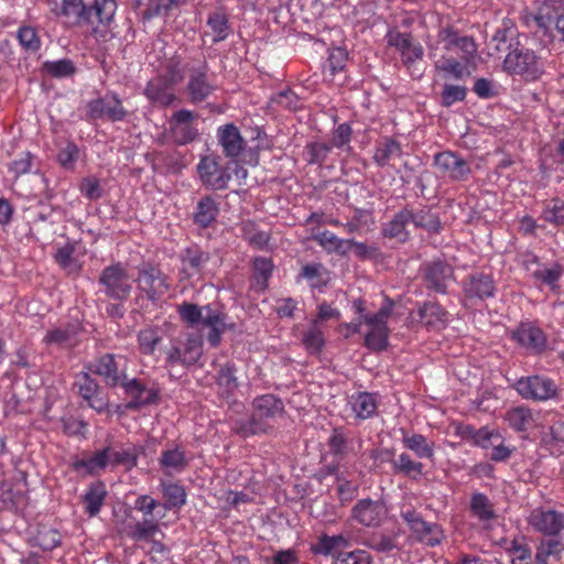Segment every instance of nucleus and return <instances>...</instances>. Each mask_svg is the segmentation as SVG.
Here are the masks:
<instances>
[{"label":"nucleus","instance_id":"obj_31","mask_svg":"<svg viewBox=\"0 0 564 564\" xmlns=\"http://www.w3.org/2000/svg\"><path fill=\"white\" fill-rule=\"evenodd\" d=\"M90 370L104 377L106 382L110 386H117L121 382V377L112 355H105L100 357L90 367Z\"/></svg>","mask_w":564,"mask_h":564},{"label":"nucleus","instance_id":"obj_46","mask_svg":"<svg viewBox=\"0 0 564 564\" xmlns=\"http://www.w3.org/2000/svg\"><path fill=\"white\" fill-rule=\"evenodd\" d=\"M160 341L161 336L156 328L147 327L138 334L139 348L145 355L154 352Z\"/></svg>","mask_w":564,"mask_h":564},{"label":"nucleus","instance_id":"obj_15","mask_svg":"<svg viewBox=\"0 0 564 564\" xmlns=\"http://www.w3.org/2000/svg\"><path fill=\"white\" fill-rule=\"evenodd\" d=\"M528 521L534 530L545 535H557L564 528V514L555 510L534 509Z\"/></svg>","mask_w":564,"mask_h":564},{"label":"nucleus","instance_id":"obj_13","mask_svg":"<svg viewBox=\"0 0 564 564\" xmlns=\"http://www.w3.org/2000/svg\"><path fill=\"white\" fill-rule=\"evenodd\" d=\"M387 516L388 508L380 500L361 499L352 508V518L366 527L380 525Z\"/></svg>","mask_w":564,"mask_h":564},{"label":"nucleus","instance_id":"obj_24","mask_svg":"<svg viewBox=\"0 0 564 564\" xmlns=\"http://www.w3.org/2000/svg\"><path fill=\"white\" fill-rule=\"evenodd\" d=\"M215 89V86L209 82L206 67L200 70H195L191 74L187 91L191 101L194 104L205 100Z\"/></svg>","mask_w":564,"mask_h":564},{"label":"nucleus","instance_id":"obj_20","mask_svg":"<svg viewBox=\"0 0 564 564\" xmlns=\"http://www.w3.org/2000/svg\"><path fill=\"white\" fill-rule=\"evenodd\" d=\"M434 162L442 172L454 180H464L470 173L468 163L449 151L436 154Z\"/></svg>","mask_w":564,"mask_h":564},{"label":"nucleus","instance_id":"obj_59","mask_svg":"<svg viewBox=\"0 0 564 564\" xmlns=\"http://www.w3.org/2000/svg\"><path fill=\"white\" fill-rule=\"evenodd\" d=\"M563 550L564 546L558 540H542L536 549V554L539 557L549 558L551 556H560Z\"/></svg>","mask_w":564,"mask_h":564},{"label":"nucleus","instance_id":"obj_51","mask_svg":"<svg viewBox=\"0 0 564 564\" xmlns=\"http://www.w3.org/2000/svg\"><path fill=\"white\" fill-rule=\"evenodd\" d=\"M473 438L477 446L488 449L501 440V435L497 430L481 427L475 432Z\"/></svg>","mask_w":564,"mask_h":564},{"label":"nucleus","instance_id":"obj_44","mask_svg":"<svg viewBox=\"0 0 564 564\" xmlns=\"http://www.w3.org/2000/svg\"><path fill=\"white\" fill-rule=\"evenodd\" d=\"M412 212L404 209L394 216V218L386 226V236L402 239L405 235V227L410 225Z\"/></svg>","mask_w":564,"mask_h":564},{"label":"nucleus","instance_id":"obj_21","mask_svg":"<svg viewBox=\"0 0 564 564\" xmlns=\"http://www.w3.org/2000/svg\"><path fill=\"white\" fill-rule=\"evenodd\" d=\"M126 393L131 398L128 408L137 409L143 405L155 403L159 400V392L153 388L144 387L137 379L122 382Z\"/></svg>","mask_w":564,"mask_h":564},{"label":"nucleus","instance_id":"obj_7","mask_svg":"<svg viewBox=\"0 0 564 564\" xmlns=\"http://www.w3.org/2000/svg\"><path fill=\"white\" fill-rule=\"evenodd\" d=\"M514 388L527 400L546 401L554 399L557 394L555 382L544 376L520 378L516 382Z\"/></svg>","mask_w":564,"mask_h":564},{"label":"nucleus","instance_id":"obj_11","mask_svg":"<svg viewBox=\"0 0 564 564\" xmlns=\"http://www.w3.org/2000/svg\"><path fill=\"white\" fill-rule=\"evenodd\" d=\"M87 115L93 119L121 121L124 119L127 110L116 94H106L104 97L89 101Z\"/></svg>","mask_w":564,"mask_h":564},{"label":"nucleus","instance_id":"obj_4","mask_svg":"<svg viewBox=\"0 0 564 564\" xmlns=\"http://www.w3.org/2000/svg\"><path fill=\"white\" fill-rule=\"evenodd\" d=\"M132 281L127 268L121 263L105 268L99 278L102 292L107 296L120 301L129 296L132 290Z\"/></svg>","mask_w":564,"mask_h":564},{"label":"nucleus","instance_id":"obj_34","mask_svg":"<svg viewBox=\"0 0 564 564\" xmlns=\"http://www.w3.org/2000/svg\"><path fill=\"white\" fill-rule=\"evenodd\" d=\"M314 240L318 242L327 252L346 253L350 249L352 240L338 238L332 231L325 230L314 236Z\"/></svg>","mask_w":564,"mask_h":564},{"label":"nucleus","instance_id":"obj_37","mask_svg":"<svg viewBox=\"0 0 564 564\" xmlns=\"http://www.w3.org/2000/svg\"><path fill=\"white\" fill-rule=\"evenodd\" d=\"M563 274V268L558 263H553L551 265H540L536 270L532 272V276L550 286L552 290L557 289V281Z\"/></svg>","mask_w":564,"mask_h":564},{"label":"nucleus","instance_id":"obj_39","mask_svg":"<svg viewBox=\"0 0 564 564\" xmlns=\"http://www.w3.org/2000/svg\"><path fill=\"white\" fill-rule=\"evenodd\" d=\"M106 489L102 484L91 485L84 497L85 508L89 516H96L105 501Z\"/></svg>","mask_w":564,"mask_h":564},{"label":"nucleus","instance_id":"obj_56","mask_svg":"<svg viewBox=\"0 0 564 564\" xmlns=\"http://www.w3.org/2000/svg\"><path fill=\"white\" fill-rule=\"evenodd\" d=\"M18 39L20 44L30 51H37L40 48V39L36 31L31 26H22L18 31Z\"/></svg>","mask_w":564,"mask_h":564},{"label":"nucleus","instance_id":"obj_10","mask_svg":"<svg viewBox=\"0 0 564 564\" xmlns=\"http://www.w3.org/2000/svg\"><path fill=\"white\" fill-rule=\"evenodd\" d=\"M135 281L139 290L145 293L147 297L152 302L161 300L170 290L166 276L152 265L140 268Z\"/></svg>","mask_w":564,"mask_h":564},{"label":"nucleus","instance_id":"obj_62","mask_svg":"<svg viewBox=\"0 0 564 564\" xmlns=\"http://www.w3.org/2000/svg\"><path fill=\"white\" fill-rule=\"evenodd\" d=\"M77 384H78V391H79V394L85 399V400H91L93 397L97 393L98 391V386L97 383L95 382V380H93L87 373H83L78 380H77Z\"/></svg>","mask_w":564,"mask_h":564},{"label":"nucleus","instance_id":"obj_3","mask_svg":"<svg viewBox=\"0 0 564 564\" xmlns=\"http://www.w3.org/2000/svg\"><path fill=\"white\" fill-rule=\"evenodd\" d=\"M503 70L510 75L522 76L527 80H535L543 73V63L533 51L514 48L507 54Z\"/></svg>","mask_w":564,"mask_h":564},{"label":"nucleus","instance_id":"obj_43","mask_svg":"<svg viewBox=\"0 0 564 564\" xmlns=\"http://www.w3.org/2000/svg\"><path fill=\"white\" fill-rule=\"evenodd\" d=\"M163 496L167 508H181L186 502V492L183 486L175 482H162Z\"/></svg>","mask_w":564,"mask_h":564},{"label":"nucleus","instance_id":"obj_8","mask_svg":"<svg viewBox=\"0 0 564 564\" xmlns=\"http://www.w3.org/2000/svg\"><path fill=\"white\" fill-rule=\"evenodd\" d=\"M387 44L400 54L403 64L411 68L414 63L422 61L424 56L423 46L413 40L411 33L400 32L391 29L386 34Z\"/></svg>","mask_w":564,"mask_h":564},{"label":"nucleus","instance_id":"obj_64","mask_svg":"<svg viewBox=\"0 0 564 564\" xmlns=\"http://www.w3.org/2000/svg\"><path fill=\"white\" fill-rule=\"evenodd\" d=\"M351 137V128L347 123L339 124L332 137V144L336 148H343L348 144Z\"/></svg>","mask_w":564,"mask_h":564},{"label":"nucleus","instance_id":"obj_28","mask_svg":"<svg viewBox=\"0 0 564 564\" xmlns=\"http://www.w3.org/2000/svg\"><path fill=\"white\" fill-rule=\"evenodd\" d=\"M505 421L517 432H525L536 424L535 413L525 406H516L508 410Z\"/></svg>","mask_w":564,"mask_h":564},{"label":"nucleus","instance_id":"obj_55","mask_svg":"<svg viewBox=\"0 0 564 564\" xmlns=\"http://www.w3.org/2000/svg\"><path fill=\"white\" fill-rule=\"evenodd\" d=\"M436 68L448 74L454 79H462L468 73L466 67L454 58H446L443 62H436Z\"/></svg>","mask_w":564,"mask_h":564},{"label":"nucleus","instance_id":"obj_26","mask_svg":"<svg viewBox=\"0 0 564 564\" xmlns=\"http://www.w3.org/2000/svg\"><path fill=\"white\" fill-rule=\"evenodd\" d=\"M351 411L359 420H366L376 414L378 408L377 397L369 392L352 394L348 401Z\"/></svg>","mask_w":564,"mask_h":564},{"label":"nucleus","instance_id":"obj_1","mask_svg":"<svg viewBox=\"0 0 564 564\" xmlns=\"http://www.w3.org/2000/svg\"><path fill=\"white\" fill-rule=\"evenodd\" d=\"M177 312L181 318L191 326L208 328V343L216 347L219 345L223 334L226 332V315L212 305L198 306L192 303H183Z\"/></svg>","mask_w":564,"mask_h":564},{"label":"nucleus","instance_id":"obj_48","mask_svg":"<svg viewBox=\"0 0 564 564\" xmlns=\"http://www.w3.org/2000/svg\"><path fill=\"white\" fill-rule=\"evenodd\" d=\"M332 147L324 142H311L305 147V159L310 164H323L329 152Z\"/></svg>","mask_w":564,"mask_h":564},{"label":"nucleus","instance_id":"obj_42","mask_svg":"<svg viewBox=\"0 0 564 564\" xmlns=\"http://www.w3.org/2000/svg\"><path fill=\"white\" fill-rule=\"evenodd\" d=\"M143 452L142 447L131 446L121 451L112 448V465L113 468L117 466H123L130 470L137 466L138 457Z\"/></svg>","mask_w":564,"mask_h":564},{"label":"nucleus","instance_id":"obj_54","mask_svg":"<svg viewBox=\"0 0 564 564\" xmlns=\"http://www.w3.org/2000/svg\"><path fill=\"white\" fill-rule=\"evenodd\" d=\"M543 218L554 225L564 224V200H552L543 210Z\"/></svg>","mask_w":564,"mask_h":564},{"label":"nucleus","instance_id":"obj_23","mask_svg":"<svg viewBox=\"0 0 564 564\" xmlns=\"http://www.w3.org/2000/svg\"><path fill=\"white\" fill-rule=\"evenodd\" d=\"M217 135L218 141L227 156L235 159L241 153L245 142L240 131L236 126L225 124L219 127Z\"/></svg>","mask_w":564,"mask_h":564},{"label":"nucleus","instance_id":"obj_6","mask_svg":"<svg viewBox=\"0 0 564 564\" xmlns=\"http://www.w3.org/2000/svg\"><path fill=\"white\" fill-rule=\"evenodd\" d=\"M533 19L544 35L552 36L555 29L564 42V1L544 0L538 7Z\"/></svg>","mask_w":564,"mask_h":564},{"label":"nucleus","instance_id":"obj_47","mask_svg":"<svg viewBox=\"0 0 564 564\" xmlns=\"http://www.w3.org/2000/svg\"><path fill=\"white\" fill-rule=\"evenodd\" d=\"M511 564H532L530 547L522 540L514 539L508 547Z\"/></svg>","mask_w":564,"mask_h":564},{"label":"nucleus","instance_id":"obj_18","mask_svg":"<svg viewBox=\"0 0 564 564\" xmlns=\"http://www.w3.org/2000/svg\"><path fill=\"white\" fill-rule=\"evenodd\" d=\"M401 442L405 449L412 452L420 459L433 460L435 456V444L426 436L401 430Z\"/></svg>","mask_w":564,"mask_h":564},{"label":"nucleus","instance_id":"obj_36","mask_svg":"<svg viewBox=\"0 0 564 564\" xmlns=\"http://www.w3.org/2000/svg\"><path fill=\"white\" fill-rule=\"evenodd\" d=\"M470 512L481 522L495 518V509L489 498L480 492H476L470 499Z\"/></svg>","mask_w":564,"mask_h":564},{"label":"nucleus","instance_id":"obj_60","mask_svg":"<svg viewBox=\"0 0 564 564\" xmlns=\"http://www.w3.org/2000/svg\"><path fill=\"white\" fill-rule=\"evenodd\" d=\"M36 539L43 550H53L59 544L61 535L54 529H44L39 532Z\"/></svg>","mask_w":564,"mask_h":564},{"label":"nucleus","instance_id":"obj_49","mask_svg":"<svg viewBox=\"0 0 564 564\" xmlns=\"http://www.w3.org/2000/svg\"><path fill=\"white\" fill-rule=\"evenodd\" d=\"M399 143L392 139H387L382 144L377 147L373 159L379 165L383 166L392 156L399 155Z\"/></svg>","mask_w":564,"mask_h":564},{"label":"nucleus","instance_id":"obj_32","mask_svg":"<svg viewBox=\"0 0 564 564\" xmlns=\"http://www.w3.org/2000/svg\"><path fill=\"white\" fill-rule=\"evenodd\" d=\"M392 468L395 474H402L411 479H417L423 475L424 465L414 460L406 452L401 453L392 462Z\"/></svg>","mask_w":564,"mask_h":564},{"label":"nucleus","instance_id":"obj_58","mask_svg":"<svg viewBox=\"0 0 564 564\" xmlns=\"http://www.w3.org/2000/svg\"><path fill=\"white\" fill-rule=\"evenodd\" d=\"M79 189L80 193L90 200L98 199L102 194L99 180L93 176L84 178Z\"/></svg>","mask_w":564,"mask_h":564},{"label":"nucleus","instance_id":"obj_40","mask_svg":"<svg viewBox=\"0 0 564 564\" xmlns=\"http://www.w3.org/2000/svg\"><path fill=\"white\" fill-rule=\"evenodd\" d=\"M348 545V540L339 534V535H322L318 541L313 545L312 550L314 553L330 555L335 551L346 547Z\"/></svg>","mask_w":564,"mask_h":564},{"label":"nucleus","instance_id":"obj_41","mask_svg":"<svg viewBox=\"0 0 564 564\" xmlns=\"http://www.w3.org/2000/svg\"><path fill=\"white\" fill-rule=\"evenodd\" d=\"M218 208L214 199L205 197L199 200L195 213V223L200 227H208L216 218Z\"/></svg>","mask_w":564,"mask_h":564},{"label":"nucleus","instance_id":"obj_35","mask_svg":"<svg viewBox=\"0 0 564 564\" xmlns=\"http://www.w3.org/2000/svg\"><path fill=\"white\" fill-rule=\"evenodd\" d=\"M144 94L151 101L162 106H170L175 100V95L163 85L161 79L150 80Z\"/></svg>","mask_w":564,"mask_h":564},{"label":"nucleus","instance_id":"obj_29","mask_svg":"<svg viewBox=\"0 0 564 564\" xmlns=\"http://www.w3.org/2000/svg\"><path fill=\"white\" fill-rule=\"evenodd\" d=\"M421 323L433 329H441L447 324V313L437 303H425L419 308Z\"/></svg>","mask_w":564,"mask_h":564},{"label":"nucleus","instance_id":"obj_12","mask_svg":"<svg viewBox=\"0 0 564 564\" xmlns=\"http://www.w3.org/2000/svg\"><path fill=\"white\" fill-rule=\"evenodd\" d=\"M197 171L202 182L214 189H223L230 181V174L220 166L218 158L207 155L200 159Z\"/></svg>","mask_w":564,"mask_h":564},{"label":"nucleus","instance_id":"obj_2","mask_svg":"<svg viewBox=\"0 0 564 564\" xmlns=\"http://www.w3.org/2000/svg\"><path fill=\"white\" fill-rule=\"evenodd\" d=\"M391 305H383L377 313L365 314L362 323L365 346L372 351L386 350L389 345L390 329L388 321L391 315Z\"/></svg>","mask_w":564,"mask_h":564},{"label":"nucleus","instance_id":"obj_61","mask_svg":"<svg viewBox=\"0 0 564 564\" xmlns=\"http://www.w3.org/2000/svg\"><path fill=\"white\" fill-rule=\"evenodd\" d=\"M45 68L50 74L56 77H65L74 72L73 63L68 59L48 62L46 63Z\"/></svg>","mask_w":564,"mask_h":564},{"label":"nucleus","instance_id":"obj_38","mask_svg":"<svg viewBox=\"0 0 564 564\" xmlns=\"http://www.w3.org/2000/svg\"><path fill=\"white\" fill-rule=\"evenodd\" d=\"M218 393L223 398H229L238 388L237 378L235 376L234 369L230 366L223 367L216 379Z\"/></svg>","mask_w":564,"mask_h":564},{"label":"nucleus","instance_id":"obj_16","mask_svg":"<svg viewBox=\"0 0 564 564\" xmlns=\"http://www.w3.org/2000/svg\"><path fill=\"white\" fill-rule=\"evenodd\" d=\"M51 11L66 23L78 24L86 21L87 7L83 0H48Z\"/></svg>","mask_w":564,"mask_h":564},{"label":"nucleus","instance_id":"obj_25","mask_svg":"<svg viewBox=\"0 0 564 564\" xmlns=\"http://www.w3.org/2000/svg\"><path fill=\"white\" fill-rule=\"evenodd\" d=\"M425 276L435 291L445 293L448 283L452 281L453 270L451 265L437 261L427 264Z\"/></svg>","mask_w":564,"mask_h":564},{"label":"nucleus","instance_id":"obj_52","mask_svg":"<svg viewBox=\"0 0 564 564\" xmlns=\"http://www.w3.org/2000/svg\"><path fill=\"white\" fill-rule=\"evenodd\" d=\"M371 557L364 550H355L350 552H340L335 557L334 564H370Z\"/></svg>","mask_w":564,"mask_h":564},{"label":"nucleus","instance_id":"obj_53","mask_svg":"<svg viewBox=\"0 0 564 564\" xmlns=\"http://www.w3.org/2000/svg\"><path fill=\"white\" fill-rule=\"evenodd\" d=\"M467 89L459 85H444L442 91V104L445 107H451L455 102L463 101L466 97Z\"/></svg>","mask_w":564,"mask_h":564},{"label":"nucleus","instance_id":"obj_17","mask_svg":"<svg viewBox=\"0 0 564 564\" xmlns=\"http://www.w3.org/2000/svg\"><path fill=\"white\" fill-rule=\"evenodd\" d=\"M511 337L521 347L534 352L541 351L546 344V338L543 332L539 327L529 323L521 324L512 332Z\"/></svg>","mask_w":564,"mask_h":564},{"label":"nucleus","instance_id":"obj_57","mask_svg":"<svg viewBox=\"0 0 564 564\" xmlns=\"http://www.w3.org/2000/svg\"><path fill=\"white\" fill-rule=\"evenodd\" d=\"M158 531V524L153 520L145 519L135 523L132 529L131 536L134 540H145L153 536Z\"/></svg>","mask_w":564,"mask_h":564},{"label":"nucleus","instance_id":"obj_50","mask_svg":"<svg viewBox=\"0 0 564 564\" xmlns=\"http://www.w3.org/2000/svg\"><path fill=\"white\" fill-rule=\"evenodd\" d=\"M302 341L310 354H318L325 343L324 334L313 323V326L304 334Z\"/></svg>","mask_w":564,"mask_h":564},{"label":"nucleus","instance_id":"obj_14","mask_svg":"<svg viewBox=\"0 0 564 564\" xmlns=\"http://www.w3.org/2000/svg\"><path fill=\"white\" fill-rule=\"evenodd\" d=\"M195 119L196 115L186 109L178 110L171 117V132L177 144H187L197 137L198 130L194 126Z\"/></svg>","mask_w":564,"mask_h":564},{"label":"nucleus","instance_id":"obj_33","mask_svg":"<svg viewBox=\"0 0 564 564\" xmlns=\"http://www.w3.org/2000/svg\"><path fill=\"white\" fill-rule=\"evenodd\" d=\"M160 464L166 474H177L185 469L187 459L180 448H172L162 453Z\"/></svg>","mask_w":564,"mask_h":564},{"label":"nucleus","instance_id":"obj_22","mask_svg":"<svg viewBox=\"0 0 564 564\" xmlns=\"http://www.w3.org/2000/svg\"><path fill=\"white\" fill-rule=\"evenodd\" d=\"M465 295L473 300H484L486 297L494 296L495 285L492 279L484 273H475L463 284Z\"/></svg>","mask_w":564,"mask_h":564},{"label":"nucleus","instance_id":"obj_27","mask_svg":"<svg viewBox=\"0 0 564 564\" xmlns=\"http://www.w3.org/2000/svg\"><path fill=\"white\" fill-rule=\"evenodd\" d=\"M284 410L281 400L272 394L261 395L253 401V419L269 420L282 415Z\"/></svg>","mask_w":564,"mask_h":564},{"label":"nucleus","instance_id":"obj_63","mask_svg":"<svg viewBox=\"0 0 564 564\" xmlns=\"http://www.w3.org/2000/svg\"><path fill=\"white\" fill-rule=\"evenodd\" d=\"M546 444L564 446V421H556L550 426V432L543 436Z\"/></svg>","mask_w":564,"mask_h":564},{"label":"nucleus","instance_id":"obj_5","mask_svg":"<svg viewBox=\"0 0 564 564\" xmlns=\"http://www.w3.org/2000/svg\"><path fill=\"white\" fill-rule=\"evenodd\" d=\"M203 354V339L198 334H187L183 338H177L171 344L166 352V362L171 366L194 365Z\"/></svg>","mask_w":564,"mask_h":564},{"label":"nucleus","instance_id":"obj_9","mask_svg":"<svg viewBox=\"0 0 564 564\" xmlns=\"http://www.w3.org/2000/svg\"><path fill=\"white\" fill-rule=\"evenodd\" d=\"M402 518L406 522L413 538L419 542L435 546L444 539V532L440 525L426 522L415 511H406L402 513Z\"/></svg>","mask_w":564,"mask_h":564},{"label":"nucleus","instance_id":"obj_45","mask_svg":"<svg viewBox=\"0 0 564 564\" xmlns=\"http://www.w3.org/2000/svg\"><path fill=\"white\" fill-rule=\"evenodd\" d=\"M207 25L213 34V42L224 41L229 33L228 19L221 12H214L207 20Z\"/></svg>","mask_w":564,"mask_h":564},{"label":"nucleus","instance_id":"obj_19","mask_svg":"<svg viewBox=\"0 0 564 564\" xmlns=\"http://www.w3.org/2000/svg\"><path fill=\"white\" fill-rule=\"evenodd\" d=\"M76 471H85L86 474L96 475L106 468L113 469L112 465V447H105L95 452L91 456L76 459L73 464Z\"/></svg>","mask_w":564,"mask_h":564},{"label":"nucleus","instance_id":"obj_30","mask_svg":"<svg viewBox=\"0 0 564 564\" xmlns=\"http://www.w3.org/2000/svg\"><path fill=\"white\" fill-rule=\"evenodd\" d=\"M117 2L116 0H94L90 7H87L86 21L91 22L94 14L100 24H109L116 14Z\"/></svg>","mask_w":564,"mask_h":564}]
</instances>
